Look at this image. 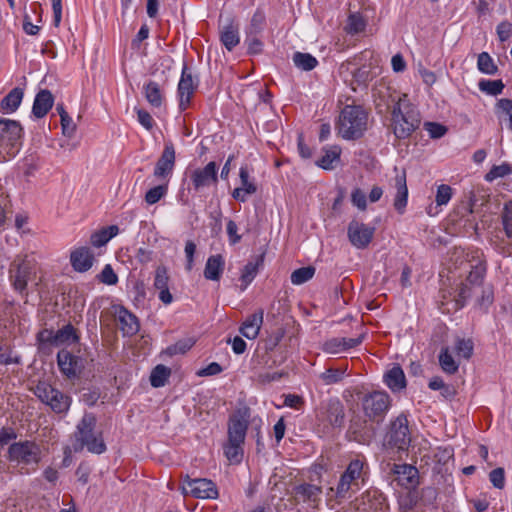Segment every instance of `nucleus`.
Returning a JSON list of instances; mask_svg holds the SVG:
<instances>
[{
    "instance_id": "33",
    "label": "nucleus",
    "mask_w": 512,
    "mask_h": 512,
    "mask_svg": "<svg viewBox=\"0 0 512 512\" xmlns=\"http://www.w3.org/2000/svg\"><path fill=\"white\" fill-rule=\"evenodd\" d=\"M324 155L316 161V165L324 170H333L340 162L341 148L337 145L323 149Z\"/></svg>"
},
{
    "instance_id": "16",
    "label": "nucleus",
    "mask_w": 512,
    "mask_h": 512,
    "mask_svg": "<svg viewBox=\"0 0 512 512\" xmlns=\"http://www.w3.org/2000/svg\"><path fill=\"white\" fill-rule=\"evenodd\" d=\"M186 486L182 487L184 495L191 494L199 499H217L219 496L216 484L206 478L191 479L188 475L185 478Z\"/></svg>"
},
{
    "instance_id": "64",
    "label": "nucleus",
    "mask_w": 512,
    "mask_h": 512,
    "mask_svg": "<svg viewBox=\"0 0 512 512\" xmlns=\"http://www.w3.org/2000/svg\"><path fill=\"white\" fill-rule=\"evenodd\" d=\"M497 107L501 113L509 116V128L512 130V100L502 98L497 102Z\"/></svg>"
},
{
    "instance_id": "43",
    "label": "nucleus",
    "mask_w": 512,
    "mask_h": 512,
    "mask_svg": "<svg viewBox=\"0 0 512 512\" xmlns=\"http://www.w3.org/2000/svg\"><path fill=\"white\" fill-rule=\"evenodd\" d=\"M439 363L442 370L448 374H455L458 371L459 365L450 354L448 348L441 349Z\"/></svg>"
},
{
    "instance_id": "32",
    "label": "nucleus",
    "mask_w": 512,
    "mask_h": 512,
    "mask_svg": "<svg viewBox=\"0 0 512 512\" xmlns=\"http://www.w3.org/2000/svg\"><path fill=\"white\" fill-rule=\"evenodd\" d=\"M225 261L222 255H212L207 259L204 277L207 280L219 281L224 271Z\"/></svg>"
},
{
    "instance_id": "27",
    "label": "nucleus",
    "mask_w": 512,
    "mask_h": 512,
    "mask_svg": "<svg viewBox=\"0 0 512 512\" xmlns=\"http://www.w3.org/2000/svg\"><path fill=\"white\" fill-rule=\"evenodd\" d=\"M116 319L123 335L133 336L139 331L140 325L137 317L124 307H120L116 311Z\"/></svg>"
},
{
    "instance_id": "17",
    "label": "nucleus",
    "mask_w": 512,
    "mask_h": 512,
    "mask_svg": "<svg viewBox=\"0 0 512 512\" xmlns=\"http://www.w3.org/2000/svg\"><path fill=\"white\" fill-rule=\"evenodd\" d=\"M374 234L375 227L355 219L347 227L348 240L357 249H366L372 242Z\"/></svg>"
},
{
    "instance_id": "46",
    "label": "nucleus",
    "mask_w": 512,
    "mask_h": 512,
    "mask_svg": "<svg viewBox=\"0 0 512 512\" xmlns=\"http://www.w3.org/2000/svg\"><path fill=\"white\" fill-rule=\"evenodd\" d=\"M479 89L488 95L497 96L503 92L505 87L501 79L498 80H481L478 83Z\"/></svg>"
},
{
    "instance_id": "3",
    "label": "nucleus",
    "mask_w": 512,
    "mask_h": 512,
    "mask_svg": "<svg viewBox=\"0 0 512 512\" xmlns=\"http://www.w3.org/2000/svg\"><path fill=\"white\" fill-rule=\"evenodd\" d=\"M366 470L368 463L364 456H357L349 462L336 488H330V491L335 492L337 502L351 498L352 494L359 490L360 481L364 482Z\"/></svg>"
},
{
    "instance_id": "55",
    "label": "nucleus",
    "mask_w": 512,
    "mask_h": 512,
    "mask_svg": "<svg viewBox=\"0 0 512 512\" xmlns=\"http://www.w3.org/2000/svg\"><path fill=\"white\" fill-rule=\"evenodd\" d=\"M452 188L449 185L442 184L438 186L435 197L437 206L446 205L452 197Z\"/></svg>"
},
{
    "instance_id": "44",
    "label": "nucleus",
    "mask_w": 512,
    "mask_h": 512,
    "mask_svg": "<svg viewBox=\"0 0 512 512\" xmlns=\"http://www.w3.org/2000/svg\"><path fill=\"white\" fill-rule=\"evenodd\" d=\"M56 338L58 346L65 343H74L79 339L76 329L71 324L65 325L63 328L57 330Z\"/></svg>"
},
{
    "instance_id": "60",
    "label": "nucleus",
    "mask_w": 512,
    "mask_h": 512,
    "mask_svg": "<svg viewBox=\"0 0 512 512\" xmlns=\"http://www.w3.org/2000/svg\"><path fill=\"white\" fill-rule=\"evenodd\" d=\"M489 479L494 487L502 489L505 485V472L501 467L493 469L489 473Z\"/></svg>"
},
{
    "instance_id": "37",
    "label": "nucleus",
    "mask_w": 512,
    "mask_h": 512,
    "mask_svg": "<svg viewBox=\"0 0 512 512\" xmlns=\"http://www.w3.org/2000/svg\"><path fill=\"white\" fill-rule=\"evenodd\" d=\"M264 256L265 254L262 253L256 257L255 262L250 261L244 266L240 277L242 283H244V288H246L257 275L258 268L263 265Z\"/></svg>"
},
{
    "instance_id": "48",
    "label": "nucleus",
    "mask_w": 512,
    "mask_h": 512,
    "mask_svg": "<svg viewBox=\"0 0 512 512\" xmlns=\"http://www.w3.org/2000/svg\"><path fill=\"white\" fill-rule=\"evenodd\" d=\"M347 368H329L320 374V378L325 385H332L340 382Z\"/></svg>"
},
{
    "instance_id": "14",
    "label": "nucleus",
    "mask_w": 512,
    "mask_h": 512,
    "mask_svg": "<svg viewBox=\"0 0 512 512\" xmlns=\"http://www.w3.org/2000/svg\"><path fill=\"white\" fill-rule=\"evenodd\" d=\"M486 268L479 264L472 267L469 275L467 276L465 282H462L457 290V295L454 298L455 305L454 308L461 309L465 306L468 295L466 294L467 290H475L481 289L483 286V280L485 277Z\"/></svg>"
},
{
    "instance_id": "45",
    "label": "nucleus",
    "mask_w": 512,
    "mask_h": 512,
    "mask_svg": "<svg viewBox=\"0 0 512 512\" xmlns=\"http://www.w3.org/2000/svg\"><path fill=\"white\" fill-rule=\"evenodd\" d=\"M366 21L360 13H352L349 15L346 25V31L349 34H358L364 31Z\"/></svg>"
},
{
    "instance_id": "18",
    "label": "nucleus",
    "mask_w": 512,
    "mask_h": 512,
    "mask_svg": "<svg viewBox=\"0 0 512 512\" xmlns=\"http://www.w3.org/2000/svg\"><path fill=\"white\" fill-rule=\"evenodd\" d=\"M175 163L176 152L174 144L172 142H166L164 149L155 164L153 175L157 179L168 183L174 171Z\"/></svg>"
},
{
    "instance_id": "31",
    "label": "nucleus",
    "mask_w": 512,
    "mask_h": 512,
    "mask_svg": "<svg viewBox=\"0 0 512 512\" xmlns=\"http://www.w3.org/2000/svg\"><path fill=\"white\" fill-rule=\"evenodd\" d=\"M395 187L397 189V193L394 199V207L398 213L403 214L405 208L407 206L408 200V188L406 184V173L405 171L402 174H397L395 177Z\"/></svg>"
},
{
    "instance_id": "25",
    "label": "nucleus",
    "mask_w": 512,
    "mask_h": 512,
    "mask_svg": "<svg viewBox=\"0 0 512 512\" xmlns=\"http://www.w3.org/2000/svg\"><path fill=\"white\" fill-rule=\"evenodd\" d=\"M153 286L159 292L158 298L161 302L166 305L172 303L173 296L169 291V276L164 266H160L156 269Z\"/></svg>"
},
{
    "instance_id": "29",
    "label": "nucleus",
    "mask_w": 512,
    "mask_h": 512,
    "mask_svg": "<svg viewBox=\"0 0 512 512\" xmlns=\"http://www.w3.org/2000/svg\"><path fill=\"white\" fill-rule=\"evenodd\" d=\"M54 104V96L47 89L40 90L34 99L32 114L36 118H43L51 110Z\"/></svg>"
},
{
    "instance_id": "61",
    "label": "nucleus",
    "mask_w": 512,
    "mask_h": 512,
    "mask_svg": "<svg viewBox=\"0 0 512 512\" xmlns=\"http://www.w3.org/2000/svg\"><path fill=\"white\" fill-rule=\"evenodd\" d=\"M91 471L92 469L87 462H81L75 472L78 482L82 485H86L89 481Z\"/></svg>"
},
{
    "instance_id": "47",
    "label": "nucleus",
    "mask_w": 512,
    "mask_h": 512,
    "mask_svg": "<svg viewBox=\"0 0 512 512\" xmlns=\"http://www.w3.org/2000/svg\"><path fill=\"white\" fill-rule=\"evenodd\" d=\"M315 274V268L312 266L307 267H301L299 269H296L291 274V282L295 285H301L310 279Z\"/></svg>"
},
{
    "instance_id": "40",
    "label": "nucleus",
    "mask_w": 512,
    "mask_h": 512,
    "mask_svg": "<svg viewBox=\"0 0 512 512\" xmlns=\"http://www.w3.org/2000/svg\"><path fill=\"white\" fill-rule=\"evenodd\" d=\"M170 374H171L170 368H168L162 364L157 365L152 370L151 375H150L151 385L155 388L163 387L166 384L168 378L170 377Z\"/></svg>"
},
{
    "instance_id": "5",
    "label": "nucleus",
    "mask_w": 512,
    "mask_h": 512,
    "mask_svg": "<svg viewBox=\"0 0 512 512\" xmlns=\"http://www.w3.org/2000/svg\"><path fill=\"white\" fill-rule=\"evenodd\" d=\"M248 419L240 412L233 414L228 422V440L223 445V451L230 463L238 464L244 455L243 445L248 429Z\"/></svg>"
},
{
    "instance_id": "63",
    "label": "nucleus",
    "mask_w": 512,
    "mask_h": 512,
    "mask_svg": "<svg viewBox=\"0 0 512 512\" xmlns=\"http://www.w3.org/2000/svg\"><path fill=\"white\" fill-rule=\"evenodd\" d=\"M496 33L501 42L507 41L512 33V23L509 21L500 22L496 27Z\"/></svg>"
},
{
    "instance_id": "23",
    "label": "nucleus",
    "mask_w": 512,
    "mask_h": 512,
    "mask_svg": "<svg viewBox=\"0 0 512 512\" xmlns=\"http://www.w3.org/2000/svg\"><path fill=\"white\" fill-rule=\"evenodd\" d=\"M364 339V335L357 338L334 337L323 342L321 348L327 354H339L359 346Z\"/></svg>"
},
{
    "instance_id": "7",
    "label": "nucleus",
    "mask_w": 512,
    "mask_h": 512,
    "mask_svg": "<svg viewBox=\"0 0 512 512\" xmlns=\"http://www.w3.org/2000/svg\"><path fill=\"white\" fill-rule=\"evenodd\" d=\"M317 426L324 435L339 432L345 423V408L338 398L323 403L316 414Z\"/></svg>"
},
{
    "instance_id": "38",
    "label": "nucleus",
    "mask_w": 512,
    "mask_h": 512,
    "mask_svg": "<svg viewBox=\"0 0 512 512\" xmlns=\"http://www.w3.org/2000/svg\"><path fill=\"white\" fill-rule=\"evenodd\" d=\"M266 26L265 13L257 9L252 15L249 24L245 28V35H261Z\"/></svg>"
},
{
    "instance_id": "49",
    "label": "nucleus",
    "mask_w": 512,
    "mask_h": 512,
    "mask_svg": "<svg viewBox=\"0 0 512 512\" xmlns=\"http://www.w3.org/2000/svg\"><path fill=\"white\" fill-rule=\"evenodd\" d=\"M474 343L471 339L458 338L455 343V352L459 357L470 359L473 355Z\"/></svg>"
},
{
    "instance_id": "35",
    "label": "nucleus",
    "mask_w": 512,
    "mask_h": 512,
    "mask_svg": "<svg viewBox=\"0 0 512 512\" xmlns=\"http://www.w3.org/2000/svg\"><path fill=\"white\" fill-rule=\"evenodd\" d=\"M143 93L148 103L159 108L164 101V94L160 85L155 81H149L143 86Z\"/></svg>"
},
{
    "instance_id": "58",
    "label": "nucleus",
    "mask_w": 512,
    "mask_h": 512,
    "mask_svg": "<svg viewBox=\"0 0 512 512\" xmlns=\"http://www.w3.org/2000/svg\"><path fill=\"white\" fill-rule=\"evenodd\" d=\"M192 345L193 343L190 340L178 341L177 343L167 347L166 353L170 356L184 354L192 347Z\"/></svg>"
},
{
    "instance_id": "52",
    "label": "nucleus",
    "mask_w": 512,
    "mask_h": 512,
    "mask_svg": "<svg viewBox=\"0 0 512 512\" xmlns=\"http://www.w3.org/2000/svg\"><path fill=\"white\" fill-rule=\"evenodd\" d=\"M37 342L40 349H44L46 345L58 346L56 332L52 329H43L37 334Z\"/></svg>"
},
{
    "instance_id": "62",
    "label": "nucleus",
    "mask_w": 512,
    "mask_h": 512,
    "mask_svg": "<svg viewBox=\"0 0 512 512\" xmlns=\"http://www.w3.org/2000/svg\"><path fill=\"white\" fill-rule=\"evenodd\" d=\"M372 78L371 72L367 66L359 67L353 72V79L358 84H366L371 81Z\"/></svg>"
},
{
    "instance_id": "15",
    "label": "nucleus",
    "mask_w": 512,
    "mask_h": 512,
    "mask_svg": "<svg viewBox=\"0 0 512 512\" xmlns=\"http://www.w3.org/2000/svg\"><path fill=\"white\" fill-rule=\"evenodd\" d=\"M189 178L196 192L216 186L218 183V166L216 162L211 161L204 167L193 169L189 174Z\"/></svg>"
},
{
    "instance_id": "59",
    "label": "nucleus",
    "mask_w": 512,
    "mask_h": 512,
    "mask_svg": "<svg viewBox=\"0 0 512 512\" xmlns=\"http://www.w3.org/2000/svg\"><path fill=\"white\" fill-rule=\"evenodd\" d=\"M351 201L359 210L364 211L367 208L366 194L360 189L355 188L351 193Z\"/></svg>"
},
{
    "instance_id": "42",
    "label": "nucleus",
    "mask_w": 512,
    "mask_h": 512,
    "mask_svg": "<svg viewBox=\"0 0 512 512\" xmlns=\"http://www.w3.org/2000/svg\"><path fill=\"white\" fill-rule=\"evenodd\" d=\"M476 302L480 308L487 309L494 301L493 288L490 285L481 286V289H475Z\"/></svg>"
},
{
    "instance_id": "54",
    "label": "nucleus",
    "mask_w": 512,
    "mask_h": 512,
    "mask_svg": "<svg viewBox=\"0 0 512 512\" xmlns=\"http://www.w3.org/2000/svg\"><path fill=\"white\" fill-rule=\"evenodd\" d=\"M245 44L247 45L248 54H260L263 50V42L260 35H245Z\"/></svg>"
},
{
    "instance_id": "36",
    "label": "nucleus",
    "mask_w": 512,
    "mask_h": 512,
    "mask_svg": "<svg viewBox=\"0 0 512 512\" xmlns=\"http://www.w3.org/2000/svg\"><path fill=\"white\" fill-rule=\"evenodd\" d=\"M24 96V90L20 87L13 88L1 101V109L6 113L15 112L20 106Z\"/></svg>"
},
{
    "instance_id": "24",
    "label": "nucleus",
    "mask_w": 512,
    "mask_h": 512,
    "mask_svg": "<svg viewBox=\"0 0 512 512\" xmlns=\"http://www.w3.org/2000/svg\"><path fill=\"white\" fill-rule=\"evenodd\" d=\"M239 178L241 186L233 190L232 197L239 202H246L247 196L253 195L257 192V185L254 178L250 177L247 165L240 168Z\"/></svg>"
},
{
    "instance_id": "11",
    "label": "nucleus",
    "mask_w": 512,
    "mask_h": 512,
    "mask_svg": "<svg viewBox=\"0 0 512 512\" xmlns=\"http://www.w3.org/2000/svg\"><path fill=\"white\" fill-rule=\"evenodd\" d=\"M361 406L369 421L380 424L391 406V398L384 391H373L363 396Z\"/></svg>"
},
{
    "instance_id": "9",
    "label": "nucleus",
    "mask_w": 512,
    "mask_h": 512,
    "mask_svg": "<svg viewBox=\"0 0 512 512\" xmlns=\"http://www.w3.org/2000/svg\"><path fill=\"white\" fill-rule=\"evenodd\" d=\"M22 127L15 120L0 117V161L14 156L21 145Z\"/></svg>"
},
{
    "instance_id": "6",
    "label": "nucleus",
    "mask_w": 512,
    "mask_h": 512,
    "mask_svg": "<svg viewBox=\"0 0 512 512\" xmlns=\"http://www.w3.org/2000/svg\"><path fill=\"white\" fill-rule=\"evenodd\" d=\"M96 419L91 414L82 417L74 432L73 449L75 452L84 447L91 453L102 454L106 451V445L101 434L95 432Z\"/></svg>"
},
{
    "instance_id": "50",
    "label": "nucleus",
    "mask_w": 512,
    "mask_h": 512,
    "mask_svg": "<svg viewBox=\"0 0 512 512\" xmlns=\"http://www.w3.org/2000/svg\"><path fill=\"white\" fill-rule=\"evenodd\" d=\"M168 191V183H164L149 189L145 194V201L149 205L156 204L160 201Z\"/></svg>"
},
{
    "instance_id": "28",
    "label": "nucleus",
    "mask_w": 512,
    "mask_h": 512,
    "mask_svg": "<svg viewBox=\"0 0 512 512\" xmlns=\"http://www.w3.org/2000/svg\"><path fill=\"white\" fill-rule=\"evenodd\" d=\"M70 261L75 271L86 272L93 265L94 255L90 248L80 247L72 251Z\"/></svg>"
},
{
    "instance_id": "1",
    "label": "nucleus",
    "mask_w": 512,
    "mask_h": 512,
    "mask_svg": "<svg viewBox=\"0 0 512 512\" xmlns=\"http://www.w3.org/2000/svg\"><path fill=\"white\" fill-rule=\"evenodd\" d=\"M391 107V127L393 134L399 140L409 138L421 124L419 111L409 102L407 95L397 98L389 96Z\"/></svg>"
},
{
    "instance_id": "22",
    "label": "nucleus",
    "mask_w": 512,
    "mask_h": 512,
    "mask_svg": "<svg viewBox=\"0 0 512 512\" xmlns=\"http://www.w3.org/2000/svg\"><path fill=\"white\" fill-rule=\"evenodd\" d=\"M391 473L395 476L394 480L407 489L415 488L419 484L418 469L410 464H393Z\"/></svg>"
},
{
    "instance_id": "2",
    "label": "nucleus",
    "mask_w": 512,
    "mask_h": 512,
    "mask_svg": "<svg viewBox=\"0 0 512 512\" xmlns=\"http://www.w3.org/2000/svg\"><path fill=\"white\" fill-rule=\"evenodd\" d=\"M6 459L17 469L18 474L28 475L37 470L42 459V451L35 441L20 440L9 445Z\"/></svg>"
},
{
    "instance_id": "4",
    "label": "nucleus",
    "mask_w": 512,
    "mask_h": 512,
    "mask_svg": "<svg viewBox=\"0 0 512 512\" xmlns=\"http://www.w3.org/2000/svg\"><path fill=\"white\" fill-rule=\"evenodd\" d=\"M368 125V113L360 105H346L340 112L337 129L346 140L361 138Z\"/></svg>"
},
{
    "instance_id": "39",
    "label": "nucleus",
    "mask_w": 512,
    "mask_h": 512,
    "mask_svg": "<svg viewBox=\"0 0 512 512\" xmlns=\"http://www.w3.org/2000/svg\"><path fill=\"white\" fill-rule=\"evenodd\" d=\"M294 65L302 71H311L318 65V60L309 53L295 52L292 57Z\"/></svg>"
},
{
    "instance_id": "10",
    "label": "nucleus",
    "mask_w": 512,
    "mask_h": 512,
    "mask_svg": "<svg viewBox=\"0 0 512 512\" xmlns=\"http://www.w3.org/2000/svg\"><path fill=\"white\" fill-rule=\"evenodd\" d=\"M34 394L55 413H66L71 405V397L45 381H39L33 388Z\"/></svg>"
},
{
    "instance_id": "56",
    "label": "nucleus",
    "mask_w": 512,
    "mask_h": 512,
    "mask_svg": "<svg viewBox=\"0 0 512 512\" xmlns=\"http://www.w3.org/2000/svg\"><path fill=\"white\" fill-rule=\"evenodd\" d=\"M100 282L107 285H115L118 282V276L114 272L111 265L107 264L98 276Z\"/></svg>"
},
{
    "instance_id": "34",
    "label": "nucleus",
    "mask_w": 512,
    "mask_h": 512,
    "mask_svg": "<svg viewBox=\"0 0 512 512\" xmlns=\"http://www.w3.org/2000/svg\"><path fill=\"white\" fill-rule=\"evenodd\" d=\"M384 381L393 392L400 391L406 387V378L400 366L392 367L385 374Z\"/></svg>"
},
{
    "instance_id": "8",
    "label": "nucleus",
    "mask_w": 512,
    "mask_h": 512,
    "mask_svg": "<svg viewBox=\"0 0 512 512\" xmlns=\"http://www.w3.org/2000/svg\"><path fill=\"white\" fill-rule=\"evenodd\" d=\"M36 277L35 261L27 255H17L9 266V280L13 288L27 295L28 282Z\"/></svg>"
},
{
    "instance_id": "20",
    "label": "nucleus",
    "mask_w": 512,
    "mask_h": 512,
    "mask_svg": "<svg viewBox=\"0 0 512 512\" xmlns=\"http://www.w3.org/2000/svg\"><path fill=\"white\" fill-rule=\"evenodd\" d=\"M293 493L294 499L298 503H306L309 507L317 509L320 505L323 491L321 486L311 483H302L293 488Z\"/></svg>"
},
{
    "instance_id": "53",
    "label": "nucleus",
    "mask_w": 512,
    "mask_h": 512,
    "mask_svg": "<svg viewBox=\"0 0 512 512\" xmlns=\"http://www.w3.org/2000/svg\"><path fill=\"white\" fill-rule=\"evenodd\" d=\"M511 167L507 163H503L501 165H494L490 171L485 175V180L488 182H492L497 178L505 177L511 174Z\"/></svg>"
},
{
    "instance_id": "12",
    "label": "nucleus",
    "mask_w": 512,
    "mask_h": 512,
    "mask_svg": "<svg viewBox=\"0 0 512 512\" xmlns=\"http://www.w3.org/2000/svg\"><path fill=\"white\" fill-rule=\"evenodd\" d=\"M385 441L388 447L395 448L398 451H405L411 443V435L408 426V419L404 414H400L389 425Z\"/></svg>"
},
{
    "instance_id": "30",
    "label": "nucleus",
    "mask_w": 512,
    "mask_h": 512,
    "mask_svg": "<svg viewBox=\"0 0 512 512\" xmlns=\"http://www.w3.org/2000/svg\"><path fill=\"white\" fill-rule=\"evenodd\" d=\"M263 314V310H259L248 316L239 329L240 333L248 339H255L263 323Z\"/></svg>"
},
{
    "instance_id": "26",
    "label": "nucleus",
    "mask_w": 512,
    "mask_h": 512,
    "mask_svg": "<svg viewBox=\"0 0 512 512\" xmlns=\"http://www.w3.org/2000/svg\"><path fill=\"white\" fill-rule=\"evenodd\" d=\"M220 41L228 51H232L240 42L239 26L234 19L220 27Z\"/></svg>"
},
{
    "instance_id": "57",
    "label": "nucleus",
    "mask_w": 512,
    "mask_h": 512,
    "mask_svg": "<svg viewBox=\"0 0 512 512\" xmlns=\"http://www.w3.org/2000/svg\"><path fill=\"white\" fill-rule=\"evenodd\" d=\"M424 128L428 131L430 137L434 139L443 137L447 132V128L444 125L436 122H425Z\"/></svg>"
},
{
    "instance_id": "21",
    "label": "nucleus",
    "mask_w": 512,
    "mask_h": 512,
    "mask_svg": "<svg viewBox=\"0 0 512 512\" xmlns=\"http://www.w3.org/2000/svg\"><path fill=\"white\" fill-rule=\"evenodd\" d=\"M386 498L378 489H369L357 499L360 512H385Z\"/></svg>"
},
{
    "instance_id": "19",
    "label": "nucleus",
    "mask_w": 512,
    "mask_h": 512,
    "mask_svg": "<svg viewBox=\"0 0 512 512\" xmlns=\"http://www.w3.org/2000/svg\"><path fill=\"white\" fill-rule=\"evenodd\" d=\"M57 364L61 373L68 379L79 377L84 368L83 359L66 349H62L58 352Z\"/></svg>"
},
{
    "instance_id": "51",
    "label": "nucleus",
    "mask_w": 512,
    "mask_h": 512,
    "mask_svg": "<svg viewBox=\"0 0 512 512\" xmlns=\"http://www.w3.org/2000/svg\"><path fill=\"white\" fill-rule=\"evenodd\" d=\"M501 220L505 235L509 239H512V200H509L504 204L501 213Z\"/></svg>"
},
{
    "instance_id": "13",
    "label": "nucleus",
    "mask_w": 512,
    "mask_h": 512,
    "mask_svg": "<svg viewBox=\"0 0 512 512\" xmlns=\"http://www.w3.org/2000/svg\"><path fill=\"white\" fill-rule=\"evenodd\" d=\"M198 85V77L194 76L192 70L186 63H184L177 87L180 111H185L191 105L192 98L198 88Z\"/></svg>"
},
{
    "instance_id": "41",
    "label": "nucleus",
    "mask_w": 512,
    "mask_h": 512,
    "mask_svg": "<svg viewBox=\"0 0 512 512\" xmlns=\"http://www.w3.org/2000/svg\"><path fill=\"white\" fill-rule=\"evenodd\" d=\"M477 68L481 73L487 75H495L498 72V66L487 52L478 55Z\"/></svg>"
}]
</instances>
